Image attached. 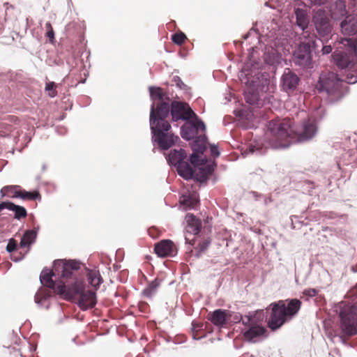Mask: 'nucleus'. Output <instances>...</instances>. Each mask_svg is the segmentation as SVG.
<instances>
[{"mask_svg":"<svg viewBox=\"0 0 357 357\" xmlns=\"http://www.w3.org/2000/svg\"><path fill=\"white\" fill-rule=\"evenodd\" d=\"M80 264L74 260L54 261L52 270H43L41 283L63 298L75 302L83 310L93 307L96 304L94 291L85 289L82 278H78Z\"/></svg>","mask_w":357,"mask_h":357,"instance_id":"1","label":"nucleus"},{"mask_svg":"<svg viewBox=\"0 0 357 357\" xmlns=\"http://www.w3.org/2000/svg\"><path fill=\"white\" fill-rule=\"evenodd\" d=\"M302 303L297 298L280 300L270 304L271 310L268 319V326L275 331L280 328L285 322L295 317L301 307Z\"/></svg>","mask_w":357,"mask_h":357,"instance_id":"2","label":"nucleus"},{"mask_svg":"<svg viewBox=\"0 0 357 357\" xmlns=\"http://www.w3.org/2000/svg\"><path fill=\"white\" fill-rule=\"evenodd\" d=\"M294 131L289 119L271 121L268 123L265 138L269 144L275 149L287 147L295 142Z\"/></svg>","mask_w":357,"mask_h":357,"instance_id":"3","label":"nucleus"},{"mask_svg":"<svg viewBox=\"0 0 357 357\" xmlns=\"http://www.w3.org/2000/svg\"><path fill=\"white\" fill-rule=\"evenodd\" d=\"M340 43L347 47L349 53L335 52L334 61L339 68H348L355 73V75L351 74V77L347 75V79L349 83H356L357 82V36L354 38H342Z\"/></svg>","mask_w":357,"mask_h":357,"instance_id":"4","label":"nucleus"},{"mask_svg":"<svg viewBox=\"0 0 357 357\" xmlns=\"http://www.w3.org/2000/svg\"><path fill=\"white\" fill-rule=\"evenodd\" d=\"M340 319V328L342 333L341 339L357 335V303L351 304L340 302L336 307Z\"/></svg>","mask_w":357,"mask_h":357,"instance_id":"5","label":"nucleus"},{"mask_svg":"<svg viewBox=\"0 0 357 357\" xmlns=\"http://www.w3.org/2000/svg\"><path fill=\"white\" fill-rule=\"evenodd\" d=\"M317 89L320 93H325L331 102L341 99L344 93L343 81L334 72L321 74Z\"/></svg>","mask_w":357,"mask_h":357,"instance_id":"6","label":"nucleus"},{"mask_svg":"<svg viewBox=\"0 0 357 357\" xmlns=\"http://www.w3.org/2000/svg\"><path fill=\"white\" fill-rule=\"evenodd\" d=\"M153 115H151V129L153 135V138L158 146L163 149L167 150L174 145L176 142L179 139L178 136L174 135L169 132L171 128H165L162 126H155L154 125Z\"/></svg>","mask_w":357,"mask_h":357,"instance_id":"7","label":"nucleus"},{"mask_svg":"<svg viewBox=\"0 0 357 357\" xmlns=\"http://www.w3.org/2000/svg\"><path fill=\"white\" fill-rule=\"evenodd\" d=\"M313 51L310 38H304L294 54V61L303 68H310L312 63L311 52Z\"/></svg>","mask_w":357,"mask_h":357,"instance_id":"8","label":"nucleus"},{"mask_svg":"<svg viewBox=\"0 0 357 357\" xmlns=\"http://www.w3.org/2000/svg\"><path fill=\"white\" fill-rule=\"evenodd\" d=\"M169 112V106L167 102H162L157 105L156 109L154 107V105L151 107L150 120L151 119V115H153L154 125L157 126H162L165 128H171L170 123L166 120Z\"/></svg>","mask_w":357,"mask_h":357,"instance_id":"9","label":"nucleus"},{"mask_svg":"<svg viewBox=\"0 0 357 357\" xmlns=\"http://www.w3.org/2000/svg\"><path fill=\"white\" fill-rule=\"evenodd\" d=\"M317 131V127L314 120L308 119L304 121L300 130L294 131L295 142H304L311 139Z\"/></svg>","mask_w":357,"mask_h":357,"instance_id":"10","label":"nucleus"},{"mask_svg":"<svg viewBox=\"0 0 357 357\" xmlns=\"http://www.w3.org/2000/svg\"><path fill=\"white\" fill-rule=\"evenodd\" d=\"M171 114L172 120H188L193 116L195 112L191 109L188 104L183 102L173 101L171 104Z\"/></svg>","mask_w":357,"mask_h":357,"instance_id":"11","label":"nucleus"},{"mask_svg":"<svg viewBox=\"0 0 357 357\" xmlns=\"http://www.w3.org/2000/svg\"><path fill=\"white\" fill-rule=\"evenodd\" d=\"M313 22L318 33L321 37L331 34L332 26L327 14L323 10H318L313 17Z\"/></svg>","mask_w":357,"mask_h":357,"instance_id":"12","label":"nucleus"},{"mask_svg":"<svg viewBox=\"0 0 357 357\" xmlns=\"http://www.w3.org/2000/svg\"><path fill=\"white\" fill-rule=\"evenodd\" d=\"M300 82L299 77L289 68H286L281 77V86L284 91L290 93L296 90Z\"/></svg>","mask_w":357,"mask_h":357,"instance_id":"13","label":"nucleus"},{"mask_svg":"<svg viewBox=\"0 0 357 357\" xmlns=\"http://www.w3.org/2000/svg\"><path fill=\"white\" fill-rule=\"evenodd\" d=\"M155 254L160 257H173L177 253V248L171 240H162L154 247Z\"/></svg>","mask_w":357,"mask_h":357,"instance_id":"14","label":"nucleus"},{"mask_svg":"<svg viewBox=\"0 0 357 357\" xmlns=\"http://www.w3.org/2000/svg\"><path fill=\"white\" fill-rule=\"evenodd\" d=\"M193 149L195 151H198L199 153L194 152L190 155V160L191 165L195 167L204 165V160L200 158L199 153L203 154L204 150L206 149L205 139L202 137H198L197 139L195 141Z\"/></svg>","mask_w":357,"mask_h":357,"instance_id":"15","label":"nucleus"},{"mask_svg":"<svg viewBox=\"0 0 357 357\" xmlns=\"http://www.w3.org/2000/svg\"><path fill=\"white\" fill-rule=\"evenodd\" d=\"M295 15L296 19V24L303 31V38H310L311 37V35L306 30L309 24V17L307 15L306 10L303 9L297 8L295 11Z\"/></svg>","mask_w":357,"mask_h":357,"instance_id":"16","label":"nucleus"},{"mask_svg":"<svg viewBox=\"0 0 357 357\" xmlns=\"http://www.w3.org/2000/svg\"><path fill=\"white\" fill-rule=\"evenodd\" d=\"M342 33L345 36L357 34V16L349 15L341 22Z\"/></svg>","mask_w":357,"mask_h":357,"instance_id":"17","label":"nucleus"},{"mask_svg":"<svg viewBox=\"0 0 357 357\" xmlns=\"http://www.w3.org/2000/svg\"><path fill=\"white\" fill-rule=\"evenodd\" d=\"M229 319V311L218 309L208 314V319L217 326H223L228 323Z\"/></svg>","mask_w":357,"mask_h":357,"instance_id":"18","label":"nucleus"},{"mask_svg":"<svg viewBox=\"0 0 357 357\" xmlns=\"http://www.w3.org/2000/svg\"><path fill=\"white\" fill-rule=\"evenodd\" d=\"M185 219L187 224L186 231L194 235L198 234L202 227L201 220L191 213H188Z\"/></svg>","mask_w":357,"mask_h":357,"instance_id":"19","label":"nucleus"},{"mask_svg":"<svg viewBox=\"0 0 357 357\" xmlns=\"http://www.w3.org/2000/svg\"><path fill=\"white\" fill-rule=\"evenodd\" d=\"M310 40L312 48L315 53L319 52L320 47L323 54H328L332 52V47L331 45H325L322 39L317 38L314 34L311 36Z\"/></svg>","mask_w":357,"mask_h":357,"instance_id":"20","label":"nucleus"},{"mask_svg":"<svg viewBox=\"0 0 357 357\" xmlns=\"http://www.w3.org/2000/svg\"><path fill=\"white\" fill-rule=\"evenodd\" d=\"M199 167L197 172L195 173L196 179L200 182L206 181L210 175H211L214 171L215 164L203 165Z\"/></svg>","mask_w":357,"mask_h":357,"instance_id":"21","label":"nucleus"},{"mask_svg":"<svg viewBox=\"0 0 357 357\" xmlns=\"http://www.w3.org/2000/svg\"><path fill=\"white\" fill-rule=\"evenodd\" d=\"M176 166L178 174L185 179H190L193 177V169L188 161L183 160Z\"/></svg>","mask_w":357,"mask_h":357,"instance_id":"22","label":"nucleus"},{"mask_svg":"<svg viewBox=\"0 0 357 357\" xmlns=\"http://www.w3.org/2000/svg\"><path fill=\"white\" fill-rule=\"evenodd\" d=\"M37 236V232L35 230H27L24 232L21 241L20 243V248H29L30 245L34 243Z\"/></svg>","mask_w":357,"mask_h":357,"instance_id":"23","label":"nucleus"},{"mask_svg":"<svg viewBox=\"0 0 357 357\" xmlns=\"http://www.w3.org/2000/svg\"><path fill=\"white\" fill-rule=\"evenodd\" d=\"M186 158L187 153L182 149H180L179 150L174 149L171 151L168 155L169 161L175 166L180 162L185 160Z\"/></svg>","mask_w":357,"mask_h":357,"instance_id":"24","label":"nucleus"},{"mask_svg":"<svg viewBox=\"0 0 357 357\" xmlns=\"http://www.w3.org/2000/svg\"><path fill=\"white\" fill-rule=\"evenodd\" d=\"M265 331L266 329L263 326H254L250 327L248 331H246L244 333L243 335L247 340L251 341L255 337L263 335L265 333Z\"/></svg>","mask_w":357,"mask_h":357,"instance_id":"25","label":"nucleus"},{"mask_svg":"<svg viewBox=\"0 0 357 357\" xmlns=\"http://www.w3.org/2000/svg\"><path fill=\"white\" fill-rule=\"evenodd\" d=\"M20 185H7L1 190V197H8L10 198L18 197L20 193Z\"/></svg>","mask_w":357,"mask_h":357,"instance_id":"26","label":"nucleus"},{"mask_svg":"<svg viewBox=\"0 0 357 357\" xmlns=\"http://www.w3.org/2000/svg\"><path fill=\"white\" fill-rule=\"evenodd\" d=\"M6 208L15 212V218L20 220L26 217L27 213L24 207L9 202H6Z\"/></svg>","mask_w":357,"mask_h":357,"instance_id":"27","label":"nucleus"},{"mask_svg":"<svg viewBox=\"0 0 357 357\" xmlns=\"http://www.w3.org/2000/svg\"><path fill=\"white\" fill-rule=\"evenodd\" d=\"M89 283L97 289L102 282V279L98 272L91 271L87 273Z\"/></svg>","mask_w":357,"mask_h":357,"instance_id":"28","label":"nucleus"},{"mask_svg":"<svg viewBox=\"0 0 357 357\" xmlns=\"http://www.w3.org/2000/svg\"><path fill=\"white\" fill-rule=\"evenodd\" d=\"M197 132H196V128L195 126L190 124L188 126H183L181 130V136L183 138L190 140L196 137Z\"/></svg>","mask_w":357,"mask_h":357,"instance_id":"29","label":"nucleus"},{"mask_svg":"<svg viewBox=\"0 0 357 357\" xmlns=\"http://www.w3.org/2000/svg\"><path fill=\"white\" fill-rule=\"evenodd\" d=\"M18 195V197L26 200H35L38 199H40L41 197L40 193L38 191L27 192L21 189Z\"/></svg>","mask_w":357,"mask_h":357,"instance_id":"30","label":"nucleus"},{"mask_svg":"<svg viewBox=\"0 0 357 357\" xmlns=\"http://www.w3.org/2000/svg\"><path fill=\"white\" fill-rule=\"evenodd\" d=\"M160 281L157 278L150 282L146 288L143 291L144 296L146 297H151L155 292L156 289L160 286Z\"/></svg>","mask_w":357,"mask_h":357,"instance_id":"31","label":"nucleus"},{"mask_svg":"<svg viewBox=\"0 0 357 357\" xmlns=\"http://www.w3.org/2000/svg\"><path fill=\"white\" fill-rule=\"evenodd\" d=\"M211 241L208 239H205L204 241H200L195 247V250L196 251L195 257H199L202 253H204L208 248L210 245Z\"/></svg>","mask_w":357,"mask_h":357,"instance_id":"32","label":"nucleus"},{"mask_svg":"<svg viewBox=\"0 0 357 357\" xmlns=\"http://www.w3.org/2000/svg\"><path fill=\"white\" fill-rule=\"evenodd\" d=\"M183 205L187 206L188 208H195L197 204V199L196 195H192L190 196H183V199L181 201Z\"/></svg>","mask_w":357,"mask_h":357,"instance_id":"33","label":"nucleus"},{"mask_svg":"<svg viewBox=\"0 0 357 357\" xmlns=\"http://www.w3.org/2000/svg\"><path fill=\"white\" fill-rule=\"evenodd\" d=\"M151 96L153 100H162L164 98V93L161 88L151 86L149 89Z\"/></svg>","mask_w":357,"mask_h":357,"instance_id":"34","label":"nucleus"},{"mask_svg":"<svg viewBox=\"0 0 357 357\" xmlns=\"http://www.w3.org/2000/svg\"><path fill=\"white\" fill-rule=\"evenodd\" d=\"M172 41L176 45H182L187 40L186 36L181 31L177 32L172 35Z\"/></svg>","mask_w":357,"mask_h":357,"instance_id":"35","label":"nucleus"},{"mask_svg":"<svg viewBox=\"0 0 357 357\" xmlns=\"http://www.w3.org/2000/svg\"><path fill=\"white\" fill-rule=\"evenodd\" d=\"M56 89V84L54 82H49L46 83L45 91L51 98H54L57 96V91Z\"/></svg>","mask_w":357,"mask_h":357,"instance_id":"36","label":"nucleus"},{"mask_svg":"<svg viewBox=\"0 0 357 357\" xmlns=\"http://www.w3.org/2000/svg\"><path fill=\"white\" fill-rule=\"evenodd\" d=\"M244 96L245 101L250 105L255 104L258 100V96L255 93L245 92Z\"/></svg>","mask_w":357,"mask_h":357,"instance_id":"37","label":"nucleus"},{"mask_svg":"<svg viewBox=\"0 0 357 357\" xmlns=\"http://www.w3.org/2000/svg\"><path fill=\"white\" fill-rule=\"evenodd\" d=\"M242 319V316L238 312H233L229 311V319L228 323H238Z\"/></svg>","mask_w":357,"mask_h":357,"instance_id":"38","label":"nucleus"},{"mask_svg":"<svg viewBox=\"0 0 357 357\" xmlns=\"http://www.w3.org/2000/svg\"><path fill=\"white\" fill-rule=\"evenodd\" d=\"M45 28L47 29L46 36L49 38L50 41L52 43L54 39V32L50 22L45 24Z\"/></svg>","mask_w":357,"mask_h":357,"instance_id":"39","label":"nucleus"},{"mask_svg":"<svg viewBox=\"0 0 357 357\" xmlns=\"http://www.w3.org/2000/svg\"><path fill=\"white\" fill-rule=\"evenodd\" d=\"M17 248V241L14 238H10L6 246V250L8 252H13L16 250Z\"/></svg>","mask_w":357,"mask_h":357,"instance_id":"40","label":"nucleus"},{"mask_svg":"<svg viewBox=\"0 0 357 357\" xmlns=\"http://www.w3.org/2000/svg\"><path fill=\"white\" fill-rule=\"evenodd\" d=\"M192 126H195L196 128V132L198 133L199 130L204 131L206 129L205 125L203 121L199 119H196L192 123Z\"/></svg>","mask_w":357,"mask_h":357,"instance_id":"41","label":"nucleus"},{"mask_svg":"<svg viewBox=\"0 0 357 357\" xmlns=\"http://www.w3.org/2000/svg\"><path fill=\"white\" fill-rule=\"evenodd\" d=\"M175 84L181 89H184L186 85L183 83L181 79L178 76H174L172 80Z\"/></svg>","mask_w":357,"mask_h":357,"instance_id":"42","label":"nucleus"},{"mask_svg":"<svg viewBox=\"0 0 357 357\" xmlns=\"http://www.w3.org/2000/svg\"><path fill=\"white\" fill-rule=\"evenodd\" d=\"M319 291L316 289H305L303 294L308 297H314L318 294Z\"/></svg>","mask_w":357,"mask_h":357,"instance_id":"43","label":"nucleus"},{"mask_svg":"<svg viewBox=\"0 0 357 357\" xmlns=\"http://www.w3.org/2000/svg\"><path fill=\"white\" fill-rule=\"evenodd\" d=\"M46 296L42 291L38 292L35 296V301L37 303H41L43 300H45Z\"/></svg>","mask_w":357,"mask_h":357,"instance_id":"44","label":"nucleus"},{"mask_svg":"<svg viewBox=\"0 0 357 357\" xmlns=\"http://www.w3.org/2000/svg\"><path fill=\"white\" fill-rule=\"evenodd\" d=\"M272 53L273 54V58H270V56L268 55L266 57V61L268 63L273 64V63H275V62H277L278 61V57L279 56H278V55H277V54H275V52L274 51H273Z\"/></svg>","mask_w":357,"mask_h":357,"instance_id":"45","label":"nucleus"},{"mask_svg":"<svg viewBox=\"0 0 357 357\" xmlns=\"http://www.w3.org/2000/svg\"><path fill=\"white\" fill-rule=\"evenodd\" d=\"M149 235L153 238H156L159 236V231L155 227L149 228L148 230Z\"/></svg>","mask_w":357,"mask_h":357,"instance_id":"46","label":"nucleus"},{"mask_svg":"<svg viewBox=\"0 0 357 357\" xmlns=\"http://www.w3.org/2000/svg\"><path fill=\"white\" fill-rule=\"evenodd\" d=\"M210 151H211V155L213 157L217 158V157L219 156L220 152L218 151V148L217 146H215V145H211Z\"/></svg>","mask_w":357,"mask_h":357,"instance_id":"47","label":"nucleus"},{"mask_svg":"<svg viewBox=\"0 0 357 357\" xmlns=\"http://www.w3.org/2000/svg\"><path fill=\"white\" fill-rule=\"evenodd\" d=\"M336 3H337V6H339L341 10L340 14L344 15L346 13V6H345L344 2H343L342 1H340L337 2Z\"/></svg>","mask_w":357,"mask_h":357,"instance_id":"48","label":"nucleus"},{"mask_svg":"<svg viewBox=\"0 0 357 357\" xmlns=\"http://www.w3.org/2000/svg\"><path fill=\"white\" fill-rule=\"evenodd\" d=\"M261 148H262L261 146H257L253 145L252 144H251L249 146V151H250V153H254L256 150L259 151Z\"/></svg>","mask_w":357,"mask_h":357,"instance_id":"49","label":"nucleus"},{"mask_svg":"<svg viewBox=\"0 0 357 357\" xmlns=\"http://www.w3.org/2000/svg\"><path fill=\"white\" fill-rule=\"evenodd\" d=\"M24 257V255H22L21 253H19V256L18 257H15V256H12L11 257V259L15 261H17L19 260H21L22 258Z\"/></svg>","mask_w":357,"mask_h":357,"instance_id":"50","label":"nucleus"},{"mask_svg":"<svg viewBox=\"0 0 357 357\" xmlns=\"http://www.w3.org/2000/svg\"><path fill=\"white\" fill-rule=\"evenodd\" d=\"M194 330H199L202 327V324H192Z\"/></svg>","mask_w":357,"mask_h":357,"instance_id":"51","label":"nucleus"},{"mask_svg":"<svg viewBox=\"0 0 357 357\" xmlns=\"http://www.w3.org/2000/svg\"><path fill=\"white\" fill-rule=\"evenodd\" d=\"M7 206H6V202H3L1 203H0V212L4 209V208H6Z\"/></svg>","mask_w":357,"mask_h":357,"instance_id":"52","label":"nucleus"},{"mask_svg":"<svg viewBox=\"0 0 357 357\" xmlns=\"http://www.w3.org/2000/svg\"><path fill=\"white\" fill-rule=\"evenodd\" d=\"M185 241H186V243H188L190 245L195 244V240L194 238L192 240H189V238L188 237H185Z\"/></svg>","mask_w":357,"mask_h":357,"instance_id":"53","label":"nucleus"},{"mask_svg":"<svg viewBox=\"0 0 357 357\" xmlns=\"http://www.w3.org/2000/svg\"><path fill=\"white\" fill-rule=\"evenodd\" d=\"M327 1L328 0H314V3L317 4H324L327 2Z\"/></svg>","mask_w":357,"mask_h":357,"instance_id":"54","label":"nucleus"},{"mask_svg":"<svg viewBox=\"0 0 357 357\" xmlns=\"http://www.w3.org/2000/svg\"><path fill=\"white\" fill-rule=\"evenodd\" d=\"M349 296H351V292H349Z\"/></svg>","mask_w":357,"mask_h":357,"instance_id":"55","label":"nucleus"}]
</instances>
